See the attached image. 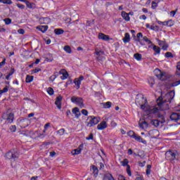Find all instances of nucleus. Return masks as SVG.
<instances>
[{
	"label": "nucleus",
	"instance_id": "f257e3e1",
	"mask_svg": "<svg viewBox=\"0 0 180 180\" xmlns=\"http://www.w3.org/2000/svg\"><path fill=\"white\" fill-rule=\"evenodd\" d=\"M136 105L140 106L141 109L146 112L147 115H158L160 112V109H163L161 107L158 108L155 106L148 105L147 102V98H144L143 96H139L136 99Z\"/></svg>",
	"mask_w": 180,
	"mask_h": 180
},
{
	"label": "nucleus",
	"instance_id": "f03ea898",
	"mask_svg": "<svg viewBox=\"0 0 180 180\" xmlns=\"http://www.w3.org/2000/svg\"><path fill=\"white\" fill-rule=\"evenodd\" d=\"M175 96V93L174 91H170L165 94V97H159L156 100L157 105H155L158 108H161L160 110H165L168 109V104L165 103V102H171L172 99H174Z\"/></svg>",
	"mask_w": 180,
	"mask_h": 180
},
{
	"label": "nucleus",
	"instance_id": "7ed1b4c3",
	"mask_svg": "<svg viewBox=\"0 0 180 180\" xmlns=\"http://www.w3.org/2000/svg\"><path fill=\"white\" fill-rule=\"evenodd\" d=\"M166 160L169 161H176L178 160V152L176 150H169L165 153Z\"/></svg>",
	"mask_w": 180,
	"mask_h": 180
},
{
	"label": "nucleus",
	"instance_id": "20e7f679",
	"mask_svg": "<svg viewBox=\"0 0 180 180\" xmlns=\"http://www.w3.org/2000/svg\"><path fill=\"white\" fill-rule=\"evenodd\" d=\"M70 101L71 102H72V103H75L79 108H84V99H82V98L72 96Z\"/></svg>",
	"mask_w": 180,
	"mask_h": 180
},
{
	"label": "nucleus",
	"instance_id": "39448f33",
	"mask_svg": "<svg viewBox=\"0 0 180 180\" xmlns=\"http://www.w3.org/2000/svg\"><path fill=\"white\" fill-rule=\"evenodd\" d=\"M101 118L99 117H89V122H87V127H92V126H95L99 123Z\"/></svg>",
	"mask_w": 180,
	"mask_h": 180
},
{
	"label": "nucleus",
	"instance_id": "423d86ee",
	"mask_svg": "<svg viewBox=\"0 0 180 180\" xmlns=\"http://www.w3.org/2000/svg\"><path fill=\"white\" fill-rule=\"evenodd\" d=\"M6 158L15 161L18 160V153L15 152V150H11L6 154Z\"/></svg>",
	"mask_w": 180,
	"mask_h": 180
},
{
	"label": "nucleus",
	"instance_id": "0eeeda50",
	"mask_svg": "<svg viewBox=\"0 0 180 180\" xmlns=\"http://www.w3.org/2000/svg\"><path fill=\"white\" fill-rule=\"evenodd\" d=\"M156 72V77L159 79H161V81H164L167 79V72H162L158 69L155 70Z\"/></svg>",
	"mask_w": 180,
	"mask_h": 180
},
{
	"label": "nucleus",
	"instance_id": "6e6552de",
	"mask_svg": "<svg viewBox=\"0 0 180 180\" xmlns=\"http://www.w3.org/2000/svg\"><path fill=\"white\" fill-rule=\"evenodd\" d=\"M160 136V131L157 129H153L149 131L148 136H146V137H150L151 139H157Z\"/></svg>",
	"mask_w": 180,
	"mask_h": 180
},
{
	"label": "nucleus",
	"instance_id": "1a4fd4ad",
	"mask_svg": "<svg viewBox=\"0 0 180 180\" xmlns=\"http://www.w3.org/2000/svg\"><path fill=\"white\" fill-rule=\"evenodd\" d=\"M60 75V79H62L63 81L67 79V78H68V77H70V75L68 74V72H67V70L62 69L60 70L59 72Z\"/></svg>",
	"mask_w": 180,
	"mask_h": 180
},
{
	"label": "nucleus",
	"instance_id": "9d476101",
	"mask_svg": "<svg viewBox=\"0 0 180 180\" xmlns=\"http://www.w3.org/2000/svg\"><path fill=\"white\" fill-rule=\"evenodd\" d=\"M84 81V76H80L79 78H76L74 80V84H75L76 89H79L81 86V82Z\"/></svg>",
	"mask_w": 180,
	"mask_h": 180
},
{
	"label": "nucleus",
	"instance_id": "9b49d317",
	"mask_svg": "<svg viewBox=\"0 0 180 180\" xmlns=\"http://www.w3.org/2000/svg\"><path fill=\"white\" fill-rule=\"evenodd\" d=\"M170 119H172V120H174V122H176V123H178V124H180V115L178 113H172L170 115Z\"/></svg>",
	"mask_w": 180,
	"mask_h": 180
},
{
	"label": "nucleus",
	"instance_id": "f8f14e48",
	"mask_svg": "<svg viewBox=\"0 0 180 180\" xmlns=\"http://www.w3.org/2000/svg\"><path fill=\"white\" fill-rule=\"evenodd\" d=\"M30 123V122H29V120L23 119L20 121L19 124L20 127L25 129V127H27V126H29Z\"/></svg>",
	"mask_w": 180,
	"mask_h": 180
},
{
	"label": "nucleus",
	"instance_id": "ddd939ff",
	"mask_svg": "<svg viewBox=\"0 0 180 180\" xmlns=\"http://www.w3.org/2000/svg\"><path fill=\"white\" fill-rule=\"evenodd\" d=\"M98 39L99 40H103L104 41H109V40H110V37L103 33L98 34Z\"/></svg>",
	"mask_w": 180,
	"mask_h": 180
},
{
	"label": "nucleus",
	"instance_id": "4468645a",
	"mask_svg": "<svg viewBox=\"0 0 180 180\" xmlns=\"http://www.w3.org/2000/svg\"><path fill=\"white\" fill-rule=\"evenodd\" d=\"M108 127V124L105 121H102L100 124H98L97 129L98 130H105Z\"/></svg>",
	"mask_w": 180,
	"mask_h": 180
},
{
	"label": "nucleus",
	"instance_id": "2eb2a0df",
	"mask_svg": "<svg viewBox=\"0 0 180 180\" xmlns=\"http://www.w3.org/2000/svg\"><path fill=\"white\" fill-rule=\"evenodd\" d=\"M15 119V115L12 112L7 114L6 120H7L8 123H13V120Z\"/></svg>",
	"mask_w": 180,
	"mask_h": 180
},
{
	"label": "nucleus",
	"instance_id": "dca6fc26",
	"mask_svg": "<svg viewBox=\"0 0 180 180\" xmlns=\"http://www.w3.org/2000/svg\"><path fill=\"white\" fill-rule=\"evenodd\" d=\"M61 101H63V96H58L55 101V104L56 105L58 109L61 108Z\"/></svg>",
	"mask_w": 180,
	"mask_h": 180
},
{
	"label": "nucleus",
	"instance_id": "f3484780",
	"mask_svg": "<svg viewBox=\"0 0 180 180\" xmlns=\"http://www.w3.org/2000/svg\"><path fill=\"white\" fill-rule=\"evenodd\" d=\"M158 25H162L163 26H174V21L172 20L167 22L158 21Z\"/></svg>",
	"mask_w": 180,
	"mask_h": 180
},
{
	"label": "nucleus",
	"instance_id": "a211bd4d",
	"mask_svg": "<svg viewBox=\"0 0 180 180\" xmlns=\"http://www.w3.org/2000/svg\"><path fill=\"white\" fill-rule=\"evenodd\" d=\"M72 112L73 113V115H75V117L77 119H79V116H81V112H79V108H75L72 110Z\"/></svg>",
	"mask_w": 180,
	"mask_h": 180
},
{
	"label": "nucleus",
	"instance_id": "6ab92c4d",
	"mask_svg": "<svg viewBox=\"0 0 180 180\" xmlns=\"http://www.w3.org/2000/svg\"><path fill=\"white\" fill-rule=\"evenodd\" d=\"M134 140H136V141H139V143H142V144H147V141L143 139V138H141V136H139V135H136L134 136Z\"/></svg>",
	"mask_w": 180,
	"mask_h": 180
},
{
	"label": "nucleus",
	"instance_id": "aec40b11",
	"mask_svg": "<svg viewBox=\"0 0 180 180\" xmlns=\"http://www.w3.org/2000/svg\"><path fill=\"white\" fill-rule=\"evenodd\" d=\"M121 15L123 18L124 20H126V22L130 21V16L129 15V13H126L125 11H122L121 13Z\"/></svg>",
	"mask_w": 180,
	"mask_h": 180
},
{
	"label": "nucleus",
	"instance_id": "412c9836",
	"mask_svg": "<svg viewBox=\"0 0 180 180\" xmlns=\"http://www.w3.org/2000/svg\"><path fill=\"white\" fill-rule=\"evenodd\" d=\"M39 22L41 25H47L50 22V19L49 18H41Z\"/></svg>",
	"mask_w": 180,
	"mask_h": 180
},
{
	"label": "nucleus",
	"instance_id": "4be33fe9",
	"mask_svg": "<svg viewBox=\"0 0 180 180\" xmlns=\"http://www.w3.org/2000/svg\"><path fill=\"white\" fill-rule=\"evenodd\" d=\"M37 30H40L42 32V33H45V32H47V29H49V27L47 25H44V26H37L36 27Z\"/></svg>",
	"mask_w": 180,
	"mask_h": 180
},
{
	"label": "nucleus",
	"instance_id": "5701e85b",
	"mask_svg": "<svg viewBox=\"0 0 180 180\" xmlns=\"http://www.w3.org/2000/svg\"><path fill=\"white\" fill-rule=\"evenodd\" d=\"M124 43H129L130 41V34L128 32L125 33L124 37L123 38Z\"/></svg>",
	"mask_w": 180,
	"mask_h": 180
},
{
	"label": "nucleus",
	"instance_id": "b1692460",
	"mask_svg": "<svg viewBox=\"0 0 180 180\" xmlns=\"http://www.w3.org/2000/svg\"><path fill=\"white\" fill-rule=\"evenodd\" d=\"M103 180H115L113 176L110 174H106L104 175Z\"/></svg>",
	"mask_w": 180,
	"mask_h": 180
},
{
	"label": "nucleus",
	"instance_id": "393cba45",
	"mask_svg": "<svg viewBox=\"0 0 180 180\" xmlns=\"http://www.w3.org/2000/svg\"><path fill=\"white\" fill-rule=\"evenodd\" d=\"M150 124H152V126H155V127H158V126H160V121L158 120H153L150 121Z\"/></svg>",
	"mask_w": 180,
	"mask_h": 180
},
{
	"label": "nucleus",
	"instance_id": "a878e982",
	"mask_svg": "<svg viewBox=\"0 0 180 180\" xmlns=\"http://www.w3.org/2000/svg\"><path fill=\"white\" fill-rule=\"evenodd\" d=\"M78 154H81V148H78L77 149L72 150V155H78Z\"/></svg>",
	"mask_w": 180,
	"mask_h": 180
},
{
	"label": "nucleus",
	"instance_id": "bb28decb",
	"mask_svg": "<svg viewBox=\"0 0 180 180\" xmlns=\"http://www.w3.org/2000/svg\"><path fill=\"white\" fill-rule=\"evenodd\" d=\"M91 172H93V174H94V175H98V167H96V166L93 165L92 167L91 168Z\"/></svg>",
	"mask_w": 180,
	"mask_h": 180
},
{
	"label": "nucleus",
	"instance_id": "cd10ccee",
	"mask_svg": "<svg viewBox=\"0 0 180 180\" xmlns=\"http://www.w3.org/2000/svg\"><path fill=\"white\" fill-rule=\"evenodd\" d=\"M134 57L135 60H137V61H141V59L143 58V56L140 53L134 54Z\"/></svg>",
	"mask_w": 180,
	"mask_h": 180
},
{
	"label": "nucleus",
	"instance_id": "c85d7f7f",
	"mask_svg": "<svg viewBox=\"0 0 180 180\" xmlns=\"http://www.w3.org/2000/svg\"><path fill=\"white\" fill-rule=\"evenodd\" d=\"M0 4H4V5H12V0H0Z\"/></svg>",
	"mask_w": 180,
	"mask_h": 180
},
{
	"label": "nucleus",
	"instance_id": "c756f323",
	"mask_svg": "<svg viewBox=\"0 0 180 180\" xmlns=\"http://www.w3.org/2000/svg\"><path fill=\"white\" fill-rule=\"evenodd\" d=\"M33 76H30V75H27L26 79H25V82L30 84V82H33Z\"/></svg>",
	"mask_w": 180,
	"mask_h": 180
},
{
	"label": "nucleus",
	"instance_id": "7c9ffc66",
	"mask_svg": "<svg viewBox=\"0 0 180 180\" xmlns=\"http://www.w3.org/2000/svg\"><path fill=\"white\" fill-rule=\"evenodd\" d=\"M25 4H26L27 7L29 8V9H33V8H34V4L30 3L28 1H25Z\"/></svg>",
	"mask_w": 180,
	"mask_h": 180
},
{
	"label": "nucleus",
	"instance_id": "2f4dec72",
	"mask_svg": "<svg viewBox=\"0 0 180 180\" xmlns=\"http://www.w3.org/2000/svg\"><path fill=\"white\" fill-rule=\"evenodd\" d=\"M63 50L68 54H71V53H72V51L71 50V47H70V46H65L63 48Z\"/></svg>",
	"mask_w": 180,
	"mask_h": 180
},
{
	"label": "nucleus",
	"instance_id": "473e14b6",
	"mask_svg": "<svg viewBox=\"0 0 180 180\" xmlns=\"http://www.w3.org/2000/svg\"><path fill=\"white\" fill-rule=\"evenodd\" d=\"M148 126V125L147 124V122H143L139 123L140 129H147Z\"/></svg>",
	"mask_w": 180,
	"mask_h": 180
},
{
	"label": "nucleus",
	"instance_id": "72a5a7b5",
	"mask_svg": "<svg viewBox=\"0 0 180 180\" xmlns=\"http://www.w3.org/2000/svg\"><path fill=\"white\" fill-rule=\"evenodd\" d=\"M153 51H155V53H156V54H160V53H161V49H160V47L155 45L153 46Z\"/></svg>",
	"mask_w": 180,
	"mask_h": 180
},
{
	"label": "nucleus",
	"instance_id": "f704fd0d",
	"mask_svg": "<svg viewBox=\"0 0 180 180\" xmlns=\"http://www.w3.org/2000/svg\"><path fill=\"white\" fill-rule=\"evenodd\" d=\"M8 91H9V87L6 86L3 89L0 90V95H2V94H6Z\"/></svg>",
	"mask_w": 180,
	"mask_h": 180
},
{
	"label": "nucleus",
	"instance_id": "c9c22d12",
	"mask_svg": "<svg viewBox=\"0 0 180 180\" xmlns=\"http://www.w3.org/2000/svg\"><path fill=\"white\" fill-rule=\"evenodd\" d=\"M121 164L122 167H127L129 165V160L127 159H124V160L121 161Z\"/></svg>",
	"mask_w": 180,
	"mask_h": 180
},
{
	"label": "nucleus",
	"instance_id": "e433bc0d",
	"mask_svg": "<svg viewBox=\"0 0 180 180\" xmlns=\"http://www.w3.org/2000/svg\"><path fill=\"white\" fill-rule=\"evenodd\" d=\"M54 32L56 34H63V33H64V30L61 29H55Z\"/></svg>",
	"mask_w": 180,
	"mask_h": 180
},
{
	"label": "nucleus",
	"instance_id": "4c0bfd02",
	"mask_svg": "<svg viewBox=\"0 0 180 180\" xmlns=\"http://www.w3.org/2000/svg\"><path fill=\"white\" fill-rule=\"evenodd\" d=\"M158 6V0H155L152 2V9H155Z\"/></svg>",
	"mask_w": 180,
	"mask_h": 180
},
{
	"label": "nucleus",
	"instance_id": "58836bf2",
	"mask_svg": "<svg viewBox=\"0 0 180 180\" xmlns=\"http://www.w3.org/2000/svg\"><path fill=\"white\" fill-rule=\"evenodd\" d=\"M57 134L58 136H63L64 133H65V129H60L58 131H56Z\"/></svg>",
	"mask_w": 180,
	"mask_h": 180
},
{
	"label": "nucleus",
	"instance_id": "ea45409f",
	"mask_svg": "<svg viewBox=\"0 0 180 180\" xmlns=\"http://www.w3.org/2000/svg\"><path fill=\"white\" fill-rule=\"evenodd\" d=\"M47 92H48V94H49V95H54V89H53V88H51V87H49L48 89H47Z\"/></svg>",
	"mask_w": 180,
	"mask_h": 180
},
{
	"label": "nucleus",
	"instance_id": "a19ab883",
	"mask_svg": "<svg viewBox=\"0 0 180 180\" xmlns=\"http://www.w3.org/2000/svg\"><path fill=\"white\" fill-rule=\"evenodd\" d=\"M176 69H177V70H176V75H178L179 77H180V62H179V63H177Z\"/></svg>",
	"mask_w": 180,
	"mask_h": 180
},
{
	"label": "nucleus",
	"instance_id": "79ce46f5",
	"mask_svg": "<svg viewBox=\"0 0 180 180\" xmlns=\"http://www.w3.org/2000/svg\"><path fill=\"white\" fill-rule=\"evenodd\" d=\"M128 136H129V137H132V139H134V137L136 136V134L134 133V131H129L128 132Z\"/></svg>",
	"mask_w": 180,
	"mask_h": 180
},
{
	"label": "nucleus",
	"instance_id": "37998d69",
	"mask_svg": "<svg viewBox=\"0 0 180 180\" xmlns=\"http://www.w3.org/2000/svg\"><path fill=\"white\" fill-rule=\"evenodd\" d=\"M4 22L6 23V25H11V23H12V20L11 18H5Z\"/></svg>",
	"mask_w": 180,
	"mask_h": 180
},
{
	"label": "nucleus",
	"instance_id": "c03bdc74",
	"mask_svg": "<svg viewBox=\"0 0 180 180\" xmlns=\"http://www.w3.org/2000/svg\"><path fill=\"white\" fill-rule=\"evenodd\" d=\"M148 82L150 85V86H153V85H154V84H155V82L154 81V78L150 77L148 80Z\"/></svg>",
	"mask_w": 180,
	"mask_h": 180
},
{
	"label": "nucleus",
	"instance_id": "a18cd8bd",
	"mask_svg": "<svg viewBox=\"0 0 180 180\" xmlns=\"http://www.w3.org/2000/svg\"><path fill=\"white\" fill-rule=\"evenodd\" d=\"M142 39L144 41L148 43V44H151L152 42L150 41V39H148V38L146 36H144Z\"/></svg>",
	"mask_w": 180,
	"mask_h": 180
},
{
	"label": "nucleus",
	"instance_id": "49530a36",
	"mask_svg": "<svg viewBox=\"0 0 180 180\" xmlns=\"http://www.w3.org/2000/svg\"><path fill=\"white\" fill-rule=\"evenodd\" d=\"M127 174H128L129 176H131V170H130V165H127Z\"/></svg>",
	"mask_w": 180,
	"mask_h": 180
},
{
	"label": "nucleus",
	"instance_id": "de8ad7c7",
	"mask_svg": "<svg viewBox=\"0 0 180 180\" xmlns=\"http://www.w3.org/2000/svg\"><path fill=\"white\" fill-rule=\"evenodd\" d=\"M5 64H6V58H4L3 61L0 63V68H2Z\"/></svg>",
	"mask_w": 180,
	"mask_h": 180
},
{
	"label": "nucleus",
	"instance_id": "09e8293b",
	"mask_svg": "<svg viewBox=\"0 0 180 180\" xmlns=\"http://www.w3.org/2000/svg\"><path fill=\"white\" fill-rule=\"evenodd\" d=\"M10 130L12 133H15V131H16V126H15V125L11 126Z\"/></svg>",
	"mask_w": 180,
	"mask_h": 180
},
{
	"label": "nucleus",
	"instance_id": "8fccbe9b",
	"mask_svg": "<svg viewBox=\"0 0 180 180\" xmlns=\"http://www.w3.org/2000/svg\"><path fill=\"white\" fill-rule=\"evenodd\" d=\"M41 71V69L40 68H36L32 71V74H37V72H40Z\"/></svg>",
	"mask_w": 180,
	"mask_h": 180
},
{
	"label": "nucleus",
	"instance_id": "3c124183",
	"mask_svg": "<svg viewBox=\"0 0 180 180\" xmlns=\"http://www.w3.org/2000/svg\"><path fill=\"white\" fill-rule=\"evenodd\" d=\"M105 108H107L108 109H109V108H110V106H112V103L108 101V102H106L105 103Z\"/></svg>",
	"mask_w": 180,
	"mask_h": 180
},
{
	"label": "nucleus",
	"instance_id": "603ef678",
	"mask_svg": "<svg viewBox=\"0 0 180 180\" xmlns=\"http://www.w3.org/2000/svg\"><path fill=\"white\" fill-rule=\"evenodd\" d=\"M178 85H180V80L172 83V86H178Z\"/></svg>",
	"mask_w": 180,
	"mask_h": 180
},
{
	"label": "nucleus",
	"instance_id": "864d4df0",
	"mask_svg": "<svg viewBox=\"0 0 180 180\" xmlns=\"http://www.w3.org/2000/svg\"><path fill=\"white\" fill-rule=\"evenodd\" d=\"M86 140H94V134H90L89 135V137H86Z\"/></svg>",
	"mask_w": 180,
	"mask_h": 180
},
{
	"label": "nucleus",
	"instance_id": "5fc2aeb1",
	"mask_svg": "<svg viewBox=\"0 0 180 180\" xmlns=\"http://www.w3.org/2000/svg\"><path fill=\"white\" fill-rule=\"evenodd\" d=\"M18 33H19V34H25V30L23 29H19L18 30Z\"/></svg>",
	"mask_w": 180,
	"mask_h": 180
},
{
	"label": "nucleus",
	"instance_id": "6e6d98bb",
	"mask_svg": "<svg viewBox=\"0 0 180 180\" xmlns=\"http://www.w3.org/2000/svg\"><path fill=\"white\" fill-rule=\"evenodd\" d=\"M136 37H137L138 39H143V37H144L143 36V33H141V32L138 33Z\"/></svg>",
	"mask_w": 180,
	"mask_h": 180
},
{
	"label": "nucleus",
	"instance_id": "4d7b16f0",
	"mask_svg": "<svg viewBox=\"0 0 180 180\" xmlns=\"http://www.w3.org/2000/svg\"><path fill=\"white\" fill-rule=\"evenodd\" d=\"M82 115H84V116H88V110H82Z\"/></svg>",
	"mask_w": 180,
	"mask_h": 180
},
{
	"label": "nucleus",
	"instance_id": "13d9d810",
	"mask_svg": "<svg viewBox=\"0 0 180 180\" xmlns=\"http://www.w3.org/2000/svg\"><path fill=\"white\" fill-rule=\"evenodd\" d=\"M18 8H20V9H25V5L18 4H17Z\"/></svg>",
	"mask_w": 180,
	"mask_h": 180
},
{
	"label": "nucleus",
	"instance_id": "bf43d9fd",
	"mask_svg": "<svg viewBox=\"0 0 180 180\" xmlns=\"http://www.w3.org/2000/svg\"><path fill=\"white\" fill-rule=\"evenodd\" d=\"M56 78H57V76L52 75V76L50 77V80L52 81V82H53V81L56 80Z\"/></svg>",
	"mask_w": 180,
	"mask_h": 180
},
{
	"label": "nucleus",
	"instance_id": "052dcab7",
	"mask_svg": "<svg viewBox=\"0 0 180 180\" xmlns=\"http://www.w3.org/2000/svg\"><path fill=\"white\" fill-rule=\"evenodd\" d=\"M165 57H167V58L169 57H172V53H171L170 52H167L165 53Z\"/></svg>",
	"mask_w": 180,
	"mask_h": 180
},
{
	"label": "nucleus",
	"instance_id": "680f3d73",
	"mask_svg": "<svg viewBox=\"0 0 180 180\" xmlns=\"http://www.w3.org/2000/svg\"><path fill=\"white\" fill-rule=\"evenodd\" d=\"M139 19L142 20H146V19H147V17L146 16V15H142L139 17Z\"/></svg>",
	"mask_w": 180,
	"mask_h": 180
},
{
	"label": "nucleus",
	"instance_id": "e2e57ef3",
	"mask_svg": "<svg viewBox=\"0 0 180 180\" xmlns=\"http://www.w3.org/2000/svg\"><path fill=\"white\" fill-rule=\"evenodd\" d=\"M5 32H6V30L4 27H0V33H5Z\"/></svg>",
	"mask_w": 180,
	"mask_h": 180
},
{
	"label": "nucleus",
	"instance_id": "0e129e2a",
	"mask_svg": "<svg viewBox=\"0 0 180 180\" xmlns=\"http://www.w3.org/2000/svg\"><path fill=\"white\" fill-rule=\"evenodd\" d=\"M70 84H72V80L69 79V80L66 82L65 87L67 88V87L68 86V85H70Z\"/></svg>",
	"mask_w": 180,
	"mask_h": 180
},
{
	"label": "nucleus",
	"instance_id": "69168bd1",
	"mask_svg": "<svg viewBox=\"0 0 180 180\" xmlns=\"http://www.w3.org/2000/svg\"><path fill=\"white\" fill-rule=\"evenodd\" d=\"M117 126V124L114 121L111 122V127H116Z\"/></svg>",
	"mask_w": 180,
	"mask_h": 180
},
{
	"label": "nucleus",
	"instance_id": "338daca9",
	"mask_svg": "<svg viewBox=\"0 0 180 180\" xmlns=\"http://www.w3.org/2000/svg\"><path fill=\"white\" fill-rule=\"evenodd\" d=\"M118 180H126V179H124V176H123L122 175H120L118 176Z\"/></svg>",
	"mask_w": 180,
	"mask_h": 180
},
{
	"label": "nucleus",
	"instance_id": "774afa93",
	"mask_svg": "<svg viewBox=\"0 0 180 180\" xmlns=\"http://www.w3.org/2000/svg\"><path fill=\"white\" fill-rule=\"evenodd\" d=\"M48 127H50V124L47 123L44 125L45 130H47Z\"/></svg>",
	"mask_w": 180,
	"mask_h": 180
}]
</instances>
